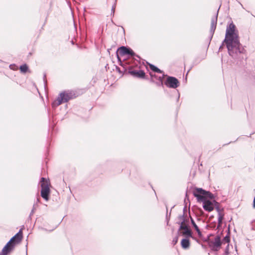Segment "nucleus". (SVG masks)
Wrapping results in <instances>:
<instances>
[{
    "label": "nucleus",
    "instance_id": "1",
    "mask_svg": "<svg viewBox=\"0 0 255 255\" xmlns=\"http://www.w3.org/2000/svg\"><path fill=\"white\" fill-rule=\"evenodd\" d=\"M223 43H225L228 53L232 57L242 53L239 31L233 21L227 25L225 37Z\"/></svg>",
    "mask_w": 255,
    "mask_h": 255
},
{
    "label": "nucleus",
    "instance_id": "2",
    "mask_svg": "<svg viewBox=\"0 0 255 255\" xmlns=\"http://www.w3.org/2000/svg\"><path fill=\"white\" fill-rule=\"evenodd\" d=\"M193 195L198 202H202L203 208L206 211L212 212L214 209L215 196L209 191L201 188H195L193 192Z\"/></svg>",
    "mask_w": 255,
    "mask_h": 255
},
{
    "label": "nucleus",
    "instance_id": "3",
    "mask_svg": "<svg viewBox=\"0 0 255 255\" xmlns=\"http://www.w3.org/2000/svg\"><path fill=\"white\" fill-rule=\"evenodd\" d=\"M75 94L72 91H64L60 93L57 99L52 103V107L55 109L62 103H66L75 98Z\"/></svg>",
    "mask_w": 255,
    "mask_h": 255
},
{
    "label": "nucleus",
    "instance_id": "4",
    "mask_svg": "<svg viewBox=\"0 0 255 255\" xmlns=\"http://www.w3.org/2000/svg\"><path fill=\"white\" fill-rule=\"evenodd\" d=\"M41 188V196L46 201L49 199L50 190L49 186V181L44 177H41L40 180Z\"/></svg>",
    "mask_w": 255,
    "mask_h": 255
},
{
    "label": "nucleus",
    "instance_id": "5",
    "mask_svg": "<svg viewBox=\"0 0 255 255\" xmlns=\"http://www.w3.org/2000/svg\"><path fill=\"white\" fill-rule=\"evenodd\" d=\"M22 229H20L17 233L13 236L5 246L4 250L6 248L9 249L12 251L16 244L19 243L22 239Z\"/></svg>",
    "mask_w": 255,
    "mask_h": 255
},
{
    "label": "nucleus",
    "instance_id": "6",
    "mask_svg": "<svg viewBox=\"0 0 255 255\" xmlns=\"http://www.w3.org/2000/svg\"><path fill=\"white\" fill-rule=\"evenodd\" d=\"M117 54H118V55H120L121 56L128 55L132 57L135 56L138 59V60H136L138 63H139L140 57L138 55H136L129 47L124 46H121L117 49Z\"/></svg>",
    "mask_w": 255,
    "mask_h": 255
},
{
    "label": "nucleus",
    "instance_id": "7",
    "mask_svg": "<svg viewBox=\"0 0 255 255\" xmlns=\"http://www.w3.org/2000/svg\"><path fill=\"white\" fill-rule=\"evenodd\" d=\"M177 223L180 225L178 231V233L179 231L183 230V231L180 233L182 236H184L187 238H192V232L190 227L188 225L184 224V221L179 222Z\"/></svg>",
    "mask_w": 255,
    "mask_h": 255
},
{
    "label": "nucleus",
    "instance_id": "8",
    "mask_svg": "<svg viewBox=\"0 0 255 255\" xmlns=\"http://www.w3.org/2000/svg\"><path fill=\"white\" fill-rule=\"evenodd\" d=\"M222 245V242L221 237L219 236H217L214 238V241H209L208 246L212 251L217 252L221 248Z\"/></svg>",
    "mask_w": 255,
    "mask_h": 255
},
{
    "label": "nucleus",
    "instance_id": "9",
    "mask_svg": "<svg viewBox=\"0 0 255 255\" xmlns=\"http://www.w3.org/2000/svg\"><path fill=\"white\" fill-rule=\"evenodd\" d=\"M164 84L168 88L176 89L179 87L180 83L179 80L175 77L168 76L164 82Z\"/></svg>",
    "mask_w": 255,
    "mask_h": 255
},
{
    "label": "nucleus",
    "instance_id": "10",
    "mask_svg": "<svg viewBox=\"0 0 255 255\" xmlns=\"http://www.w3.org/2000/svg\"><path fill=\"white\" fill-rule=\"evenodd\" d=\"M162 74L161 76H158L156 74L150 72L149 75L150 76L151 82L156 84L157 86H163V79L166 75L164 73Z\"/></svg>",
    "mask_w": 255,
    "mask_h": 255
},
{
    "label": "nucleus",
    "instance_id": "11",
    "mask_svg": "<svg viewBox=\"0 0 255 255\" xmlns=\"http://www.w3.org/2000/svg\"><path fill=\"white\" fill-rule=\"evenodd\" d=\"M128 73L131 75L133 77L139 78L144 79L145 77V73L143 70H135L132 69V66H129L128 67Z\"/></svg>",
    "mask_w": 255,
    "mask_h": 255
},
{
    "label": "nucleus",
    "instance_id": "12",
    "mask_svg": "<svg viewBox=\"0 0 255 255\" xmlns=\"http://www.w3.org/2000/svg\"><path fill=\"white\" fill-rule=\"evenodd\" d=\"M219 8H220V7ZM219 10V9H218L215 17H213L211 19V28L210 30V40H211L212 38H213V35L216 28Z\"/></svg>",
    "mask_w": 255,
    "mask_h": 255
},
{
    "label": "nucleus",
    "instance_id": "13",
    "mask_svg": "<svg viewBox=\"0 0 255 255\" xmlns=\"http://www.w3.org/2000/svg\"><path fill=\"white\" fill-rule=\"evenodd\" d=\"M117 58L118 61L120 63V65L123 67V70H121L120 68L118 66H116V70L119 73L122 74L123 75L124 73L127 71V69L126 67L125 64L122 62V61L119 57V56H118V54H117Z\"/></svg>",
    "mask_w": 255,
    "mask_h": 255
},
{
    "label": "nucleus",
    "instance_id": "14",
    "mask_svg": "<svg viewBox=\"0 0 255 255\" xmlns=\"http://www.w3.org/2000/svg\"><path fill=\"white\" fill-rule=\"evenodd\" d=\"M189 217L190 218L191 225H192V226L194 227V229L197 232L199 237L201 238L202 237V232H201L200 229L199 228L198 226L196 225L194 219L192 218V217L190 215L189 216Z\"/></svg>",
    "mask_w": 255,
    "mask_h": 255
},
{
    "label": "nucleus",
    "instance_id": "15",
    "mask_svg": "<svg viewBox=\"0 0 255 255\" xmlns=\"http://www.w3.org/2000/svg\"><path fill=\"white\" fill-rule=\"evenodd\" d=\"M190 244V241L187 238L183 239L181 241V246L184 249H187L189 248Z\"/></svg>",
    "mask_w": 255,
    "mask_h": 255
},
{
    "label": "nucleus",
    "instance_id": "16",
    "mask_svg": "<svg viewBox=\"0 0 255 255\" xmlns=\"http://www.w3.org/2000/svg\"><path fill=\"white\" fill-rule=\"evenodd\" d=\"M148 65H149V67L150 70L152 71L155 72V73H160V74L164 73L163 71L161 70L160 69H159L158 67H157L155 65H154L152 64H150V63H148Z\"/></svg>",
    "mask_w": 255,
    "mask_h": 255
},
{
    "label": "nucleus",
    "instance_id": "17",
    "mask_svg": "<svg viewBox=\"0 0 255 255\" xmlns=\"http://www.w3.org/2000/svg\"><path fill=\"white\" fill-rule=\"evenodd\" d=\"M218 226L217 228H219L222 226L223 223V220L224 219V215L223 214H218Z\"/></svg>",
    "mask_w": 255,
    "mask_h": 255
},
{
    "label": "nucleus",
    "instance_id": "18",
    "mask_svg": "<svg viewBox=\"0 0 255 255\" xmlns=\"http://www.w3.org/2000/svg\"><path fill=\"white\" fill-rule=\"evenodd\" d=\"M28 67L26 64L21 65L19 67L20 72L22 73H25L28 71Z\"/></svg>",
    "mask_w": 255,
    "mask_h": 255
},
{
    "label": "nucleus",
    "instance_id": "19",
    "mask_svg": "<svg viewBox=\"0 0 255 255\" xmlns=\"http://www.w3.org/2000/svg\"><path fill=\"white\" fill-rule=\"evenodd\" d=\"M230 229L228 228V234L226 236L223 238V242L226 243H229L230 242Z\"/></svg>",
    "mask_w": 255,
    "mask_h": 255
},
{
    "label": "nucleus",
    "instance_id": "20",
    "mask_svg": "<svg viewBox=\"0 0 255 255\" xmlns=\"http://www.w3.org/2000/svg\"><path fill=\"white\" fill-rule=\"evenodd\" d=\"M214 208H215V209L217 211V212H218V214H222L221 213V211H223V209H222V210H221L220 207H219V203L217 202V201H215L214 202Z\"/></svg>",
    "mask_w": 255,
    "mask_h": 255
},
{
    "label": "nucleus",
    "instance_id": "21",
    "mask_svg": "<svg viewBox=\"0 0 255 255\" xmlns=\"http://www.w3.org/2000/svg\"><path fill=\"white\" fill-rule=\"evenodd\" d=\"M4 249L5 246L2 249L1 252L0 253V255H7L10 253L11 251L9 249L6 248L5 250Z\"/></svg>",
    "mask_w": 255,
    "mask_h": 255
},
{
    "label": "nucleus",
    "instance_id": "22",
    "mask_svg": "<svg viewBox=\"0 0 255 255\" xmlns=\"http://www.w3.org/2000/svg\"><path fill=\"white\" fill-rule=\"evenodd\" d=\"M35 208H36V207H35V205L34 204L33 206V208H32V209L31 210L30 213V214L29 215V217H28V219L31 220V216L33 215L34 212H35Z\"/></svg>",
    "mask_w": 255,
    "mask_h": 255
},
{
    "label": "nucleus",
    "instance_id": "23",
    "mask_svg": "<svg viewBox=\"0 0 255 255\" xmlns=\"http://www.w3.org/2000/svg\"><path fill=\"white\" fill-rule=\"evenodd\" d=\"M116 2H117V0H115L114 4L113 5V6L112 7L111 14H113V15L114 14L116 7Z\"/></svg>",
    "mask_w": 255,
    "mask_h": 255
},
{
    "label": "nucleus",
    "instance_id": "24",
    "mask_svg": "<svg viewBox=\"0 0 255 255\" xmlns=\"http://www.w3.org/2000/svg\"><path fill=\"white\" fill-rule=\"evenodd\" d=\"M178 219L179 220H181L182 221H184V224H185L186 218H185V217L184 213H183L182 215L179 216H178Z\"/></svg>",
    "mask_w": 255,
    "mask_h": 255
},
{
    "label": "nucleus",
    "instance_id": "25",
    "mask_svg": "<svg viewBox=\"0 0 255 255\" xmlns=\"http://www.w3.org/2000/svg\"><path fill=\"white\" fill-rule=\"evenodd\" d=\"M178 236H176L174 237L172 240V244L173 246L176 245L177 243L178 242Z\"/></svg>",
    "mask_w": 255,
    "mask_h": 255
},
{
    "label": "nucleus",
    "instance_id": "26",
    "mask_svg": "<svg viewBox=\"0 0 255 255\" xmlns=\"http://www.w3.org/2000/svg\"><path fill=\"white\" fill-rule=\"evenodd\" d=\"M43 82H44V86L45 87H46V84H47V80H46V73H44V75H43Z\"/></svg>",
    "mask_w": 255,
    "mask_h": 255
},
{
    "label": "nucleus",
    "instance_id": "27",
    "mask_svg": "<svg viewBox=\"0 0 255 255\" xmlns=\"http://www.w3.org/2000/svg\"><path fill=\"white\" fill-rule=\"evenodd\" d=\"M166 221H167V225H168V223H169V217H168V215H167V212H168V209H167V208H166Z\"/></svg>",
    "mask_w": 255,
    "mask_h": 255
},
{
    "label": "nucleus",
    "instance_id": "28",
    "mask_svg": "<svg viewBox=\"0 0 255 255\" xmlns=\"http://www.w3.org/2000/svg\"><path fill=\"white\" fill-rule=\"evenodd\" d=\"M187 211V203L185 204L184 207L183 209V213L185 214V212Z\"/></svg>",
    "mask_w": 255,
    "mask_h": 255
},
{
    "label": "nucleus",
    "instance_id": "29",
    "mask_svg": "<svg viewBox=\"0 0 255 255\" xmlns=\"http://www.w3.org/2000/svg\"><path fill=\"white\" fill-rule=\"evenodd\" d=\"M39 202H40V198L38 197L37 198L36 203L34 204L35 205V207L37 206V203H39Z\"/></svg>",
    "mask_w": 255,
    "mask_h": 255
},
{
    "label": "nucleus",
    "instance_id": "30",
    "mask_svg": "<svg viewBox=\"0 0 255 255\" xmlns=\"http://www.w3.org/2000/svg\"><path fill=\"white\" fill-rule=\"evenodd\" d=\"M177 101H178L179 99V98H180V94L179 93V91L178 90H177Z\"/></svg>",
    "mask_w": 255,
    "mask_h": 255
},
{
    "label": "nucleus",
    "instance_id": "31",
    "mask_svg": "<svg viewBox=\"0 0 255 255\" xmlns=\"http://www.w3.org/2000/svg\"><path fill=\"white\" fill-rule=\"evenodd\" d=\"M224 43H223V41L222 44L220 45V46L219 47V50H221L222 49Z\"/></svg>",
    "mask_w": 255,
    "mask_h": 255
},
{
    "label": "nucleus",
    "instance_id": "32",
    "mask_svg": "<svg viewBox=\"0 0 255 255\" xmlns=\"http://www.w3.org/2000/svg\"><path fill=\"white\" fill-rule=\"evenodd\" d=\"M253 207L254 208H255V197L254 199V201H253Z\"/></svg>",
    "mask_w": 255,
    "mask_h": 255
},
{
    "label": "nucleus",
    "instance_id": "33",
    "mask_svg": "<svg viewBox=\"0 0 255 255\" xmlns=\"http://www.w3.org/2000/svg\"><path fill=\"white\" fill-rule=\"evenodd\" d=\"M186 199L189 201V198H188V197L187 194H186L185 199V201H184L185 202L186 201Z\"/></svg>",
    "mask_w": 255,
    "mask_h": 255
},
{
    "label": "nucleus",
    "instance_id": "34",
    "mask_svg": "<svg viewBox=\"0 0 255 255\" xmlns=\"http://www.w3.org/2000/svg\"><path fill=\"white\" fill-rule=\"evenodd\" d=\"M188 220L187 219H186V222H185V223H187V222H188Z\"/></svg>",
    "mask_w": 255,
    "mask_h": 255
},
{
    "label": "nucleus",
    "instance_id": "35",
    "mask_svg": "<svg viewBox=\"0 0 255 255\" xmlns=\"http://www.w3.org/2000/svg\"><path fill=\"white\" fill-rule=\"evenodd\" d=\"M26 255H27V254H26Z\"/></svg>",
    "mask_w": 255,
    "mask_h": 255
}]
</instances>
